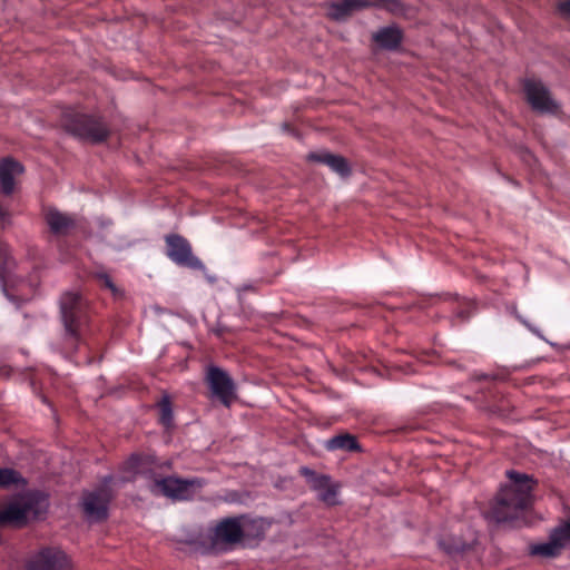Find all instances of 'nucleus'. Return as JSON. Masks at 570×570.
<instances>
[{
	"label": "nucleus",
	"mask_w": 570,
	"mask_h": 570,
	"mask_svg": "<svg viewBox=\"0 0 570 570\" xmlns=\"http://www.w3.org/2000/svg\"><path fill=\"white\" fill-rule=\"evenodd\" d=\"M511 480L509 487H504L498 494L490 515L497 522H513L531 504L532 481L525 474L514 471L507 472Z\"/></svg>",
	"instance_id": "f257e3e1"
},
{
	"label": "nucleus",
	"mask_w": 570,
	"mask_h": 570,
	"mask_svg": "<svg viewBox=\"0 0 570 570\" xmlns=\"http://www.w3.org/2000/svg\"><path fill=\"white\" fill-rule=\"evenodd\" d=\"M47 509L43 498L35 494H26L14 498L0 509V524L21 527L37 519Z\"/></svg>",
	"instance_id": "f03ea898"
},
{
	"label": "nucleus",
	"mask_w": 570,
	"mask_h": 570,
	"mask_svg": "<svg viewBox=\"0 0 570 570\" xmlns=\"http://www.w3.org/2000/svg\"><path fill=\"white\" fill-rule=\"evenodd\" d=\"M23 570H73L70 557L59 547H41L24 561Z\"/></svg>",
	"instance_id": "7ed1b4c3"
},
{
	"label": "nucleus",
	"mask_w": 570,
	"mask_h": 570,
	"mask_svg": "<svg viewBox=\"0 0 570 570\" xmlns=\"http://www.w3.org/2000/svg\"><path fill=\"white\" fill-rule=\"evenodd\" d=\"M63 126L73 135L91 141H101L108 135V130L100 121L73 111H68L65 115Z\"/></svg>",
	"instance_id": "20e7f679"
},
{
	"label": "nucleus",
	"mask_w": 570,
	"mask_h": 570,
	"mask_svg": "<svg viewBox=\"0 0 570 570\" xmlns=\"http://www.w3.org/2000/svg\"><path fill=\"white\" fill-rule=\"evenodd\" d=\"M199 480H183L174 476L155 480L150 485L155 494H161L173 500H188L195 497L202 489Z\"/></svg>",
	"instance_id": "39448f33"
},
{
	"label": "nucleus",
	"mask_w": 570,
	"mask_h": 570,
	"mask_svg": "<svg viewBox=\"0 0 570 570\" xmlns=\"http://www.w3.org/2000/svg\"><path fill=\"white\" fill-rule=\"evenodd\" d=\"M365 6H379L394 14L409 16L406 8L399 0H344L341 3L330 4L327 14L335 20H342L345 19L352 10Z\"/></svg>",
	"instance_id": "423d86ee"
},
{
	"label": "nucleus",
	"mask_w": 570,
	"mask_h": 570,
	"mask_svg": "<svg viewBox=\"0 0 570 570\" xmlns=\"http://www.w3.org/2000/svg\"><path fill=\"white\" fill-rule=\"evenodd\" d=\"M207 383L213 396L228 406L235 399V384L229 375L223 370L212 366L207 371Z\"/></svg>",
	"instance_id": "0eeeda50"
},
{
	"label": "nucleus",
	"mask_w": 570,
	"mask_h": 570,
	"mask_svg": "<svg viewBox=\"0 0 570 570\" xmlns=\"http://www.w3.org/2000/svg\"><path fill=\"white\" fill-rule=\"evenodd\" d=\"M303 475H305L309 487L317 493L318 499L326 505H335L338 501L340 485L333 482L326 475H318L307 468H303Z\"/></svg>",
	"instance_id": "6e6552de"
},
{
	"label": "nucleus",
	"mask_w": 570,
	"mask_h": 570,
	"mask_svg": "<svg viewBox=\"0 0 570 570\" xmlns=\"http://www.w3.org/2000/svg\"><path fill=\"white\" fill-rule=\"evenodd\" d=\"M523 88L528 102L534 110L539 112H554L558 110V104L541 81L528 79L524 81Z\"/></svg>",
	"instance_id": "1a4fd4ad"
},
{
	"label": "nucleus",
	"mask_w": 570,
	"mask_h": 570,
	"mask_svg": "<svg viewBox=\"0 0 570 570\" xmlns=\"http://www.w3.org/2000/svg\"><path fill=\"white\" fill-rule=\"evenodd\" d=\"M167 255L171 261L179 265H186L193 268H202V262L193 256L190 245L186 239L177 235H170L166 238Z\"/></svg>",
	"instance_id": "9d476101"
},
{
	"label": "nucleus",
	"mask_w": 570,
	"mask_h": 570,
	"mask_svg": "<svg viewBox=\"0 0 570 570\" xmlns=\"http://www.w3.org/2000/svg\"><path fill=\"white\" fill-rule=\"evenodd\" d=\"M110 499V494L107 490L100 489L96 492L87 493L83 497L82 507L86 514L90 519H101L106 515L107 503Z\"/></svg>",
	"instance_id": "9b49d317"
},
{
	"label": "nucleus",
	"mask_w": 570,
	"mask_h": 570,
	"mask_svg": "<svg viewBox=\"0 0 570 570\" xmlns=\"http://www.w3.org/2000/svg\"><path fill=\"white\" fill-rule=\"evenodd\" d=\"M247 521L240 519H227L222 521L215 530V537L222 542H236L245 533Z\"/></svg>",
	"instance_id": "f8f14e48"
},
{
	"label": "nucleus",
	"mask_w": 570,
	"mask_h": 570,
	"mask_svg": "<svg viewBox=\"0 0 570 570\" xmlns=\"http://www.w3.org/2000/svg\"><path fill=\"white\" fill-rule=\"evenodd\" d=\"M80 307V298L77 293H66L60 299L61 317L68 333L75 334V322Z\"/></svg>",
	"instance_id": "ddd939ff"
},
{
	"label": "nucleus",
	"mask_w": 570,
	"mask_h": 570,
	"mask_svg": "<svg viewBox=\"0 0 570 570\" xmlns=\"http://www.w3.org/2000/svg\"><path fill=\"white\" fill-rule=\"evenodd\" d=\"M23 171L22 166L10 159H2L0 163V186L2 193L10 195L16 186V178Z\"/></svg>",
	"instance_id": "4468645a"
},
{
	"label": "nucleus",
	"mask_w": 570,
	"mask_h": 570,
	"mask_svg": "<svg viewBox=\"0 0 570 570\" xmlns=\"http://www.w3.org/2000/svg\"><path fill=\"white\" fill-rule=\"evenodd\" d=\"M308 158L327 165L333 171L341 176H347L350 174V167L346 160L341 156L327 151H318L309 154Z\"/></svg>",
	"instance_id": "2eb2a0df"
},
{
	"label": "nucleus",
	"mask_w": 570,
	"mask_h": 570,
	"mask_svg": "<svg viewBox=\"0 0 570 570\" xmlns=\"http://www.w3.org/2000/svg\"><path fill=\"white\" fill-rule=\"evenodd\" d=\"M46 219L50 229L57 234H63L73 226V219L57 209H48Z\"/></svg>",
	"instance_id": "dca6fc26"
},
{
	"label": "nucleus",
	"mask_w": 570,
	"mask_h": 570,
	"mask_svg": "<svg viewBox=\"0 0 570 570\" xmlns=\"http://www.w3.org/2000/svg\"><path fill=\"white\" fill-rule=\"evenodd\" d=\"M401 39L402 31L395 26L383 28L374 35L375 42L389 49L395 48Z\"/></svg>",
	"instance_id": "f3484780"
},
{
	"label": "nucleus",
	"mask_w": 570,
	"mask_h": 570,
	"mask_svg": "<svg viewBox=\"0 0 570 570\" xmlns=\"http://www.w3.org/2000/svg\"><path fill=\"white\" fill-rule=\"evenodd\" d=\"M562 551L561 543L558 537L550 534V539L547 542L531 546L530 552L534 556L551 558L558 556Z\"/></svg>",
	"instance_id": "a211bd4d"
},
{
	"label": "nucleus",
	"mask_w": 570,
	"mask_h": 570,
	"mask_svg": "<svg viewBox=\"0 0 570 570\" xmlns=\"http://www.w3.org/2000/svg\"><path fill=\"white\" fill-rule=\"evenodd\" d=\"M328 450H354L356 449V441L348 434L337 435L327 441L326 444Z\"/></svg>",
	"instance_id": "6ab92c4d"
},
{
	"label": "nucleus",
	"mask_w": 570,
	"mask_h": 570,
	"mask_svg": "<svg viewBox=\"0 0 570 570\" xmlns=\"http://www.w3.org/2000/svg\"><path fill=\"white\" fill-rule=\"evenodd\" d=\"M551 533L553 537H558L559 542L561 543V549L563 550L570 542V521L559 525Z\"/></svg>",
	"instance_id": "aec40b11"
},
{
	"label": "nucleus",
	"mask_w": 570,
	"mask_h": 570,
	"mask_svg": "<svg viewBox=\"0 0 570 570\" xmlns=\"http://www.w3.org/2000/svg\"><path fill=\"white\" fill-rule=\"evenodd\" d=\"M19 474L11 469H0V487H9L18 483Z\"/></svg>",
	"instance_id": "412c9836"
},
{
	"label": "nucleus",
	"mask_w": 570,
	"mask_h": 570,
	"mask_svg": "<svg viewBox=\"0 0 570 570\" xmlns=\"http://www.w3.org/2000/svg\"><path fill=\"white\" fill-rule=\"evenodd\" d=\"M159 406H160V421L164 425L169 426L173 421V413H171L169 400L167 397H165L160 402Z\"/></svg>",
	"instance_id": "4be33fe9"
},
{
	"label": "nucleus",
	"mask_w": 570,
	"mask_h": 570,
	"mask_svg": "<svg viewBox=\"0 0 570 570\" xmlns=\"http://www.w3.org/2000/svg\"><path fill=\"white\" fill-rule=\"evenodd\" d=\"M558 10L563 17L570 18V0L560 1Z\"/></svg>",
	"instance_id": "5701e85b"
},
{
	"label": "nucleus",
	"mask_w": 570,
	"mask_h": 570,
	"mask_svg": "<svg viewBox=\"0 0 570 570\" xmlns=\"http://www.w3.org/2000/svg\"><path fill=\"white\" fill-rule=\"evenodd\" d=\"M99 278L102 283L104 286H106L107 288H109L114 294H117V288L115 287V285L112 284L111 279L109 278V276L105 275V274H101L99 275Z\"/></svg>",
	"instance_id": "b1692460"
},
{
	"label": "nucleus",
	"mask_w": 570,
	"mask_h": 570,
	"mask_svg": "<svg viewBox=\"0 0 570 570\" xmlns=\"http://www.w3.org/2000/svg\"><path fill=\"white\" fill-rule=\"evenodd\" d=\"M470 547V543H465V542H455L453 543L452 546H450L448 549L450 552H453V551H462V550H465Z\"/></svg>",
	"instance_id": "393cba45"
},
{
	"label": "nucleus",
	"mask_w": 570,
	"mask_h": 570,
	"mask_svg": "<svg viewBox=\"0 0 570 570\" xmlns=\"http://www.w3.org/2000/svg\"><path fill=\"white\" fill-rule=\"evenodd\" d=\"M128 465H130V468H132V469H138V466H139V459L138 458H131L128 461Z\"/></svg>",
	"instance_id": "a878e982"
},
{
	"label": "nucleus",
	"mask_w": 570,
	"mask_h": 570,
	"mask_svg": "<svg viewBox=\"0 0 570 570\" xmlns=\"http://www.w3.org/2000/svg\"><path fill=\"white\" fill-rule=\"evenodd\" d=\"M6 210L0 206V219H4Z\"/></svg>",
	"instance_id": "bb28decb"
}]
</instances>
